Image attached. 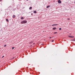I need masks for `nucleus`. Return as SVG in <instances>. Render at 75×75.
Listing matches in <instances>:
<instances>
[{
	"mask_svg": "<svg viewBox=\"0 0 75 75\" xmlns=\"http://www.w3.org/2000/svg\"><path fill=\"white\" fill-rule=\"evenodd\" d=\"M27 23V21L25 20L21 21V24H23V23L25 24V23Z\"/></svg>",
	"mask_w": 75,
	"mask_h": 75,
	"instance_id": "f257e3e1",
	"label": "nucleus"
},
{
	"mask_svg": "<svg viewBox=\"0 0 75 75\" xmlns=\"http://www.w3.org/2000/svg\"><path fill=\"white\" fill-rule=\"evenodd\" d=\"M68 36H69V37L70 38H74V36H73L69 35Z\"/></svg>",
	"mask_w": 75,
	"mask_h": 75,
	"instance_id": "f03ea898",
	"label": "nucleus"
},
{
	"mask_svg": "<svg viewBox=\"0 0 75 75\" xmlns=\"http://www.w3.org/2000/svg\"><path fill=\"white\" fill-rule=\"evenodd\" d=\"M58 3H59V4L61 3V0H58Z\"/></svg>",
	"mask_w": 75,
	"mask_h": 75,
	"instance_id": "7ed1b4c3",
	"label": "nucleus"
},
{
	"mask_svg": "<svg viewBox=\"0 0 75 75\" xmlns=\"http://www.w3.org/2000/svg\"><path fill=\"white\" fill-rule=\"evenodd\" d=\"M54 25H58L57 24H54L52 25V26H54Z\"/></svg>",
	"mask_w": 75,
	"mask_h": 75,
	"instance_id": "20e7f679",
	"label": "nucleus"
},
{
	"mask_svg": "<svg viewBox=\"0 0 75 75\" xmlns=\"http://www.w3.org/2000/svg\"><path fill=\"white\" fill-rule=\"evenodd\" d=\"M56 29H57V28L55 27L53 28V30H56Z\"/></svg>",
	"mask_w": 75,
	"mask_h": 75,
	"instance_id": "39448f33",
	"label": "nucleus"
},
{
	"mask_svg": "<svg viewBox=\"0 0 75 75\" xmlns=\"http://www.w3.org/2000/svg\"><path fill=\"white\" fill-rule=\"evenodd\" d=\"M34 13H35V14H36L37 13V11H34L33 12Z\"/></svg>",
	"mask_w": 75,
	"mask_h": 75,
	"instance_id": "423d86ee",
	"label": "nucleus"
},
{
	"mask_svg": "<svg viewBox=\"0 0 75 75\" xmlns=\"http://www.w3.org/2000/svg\"><path fill=\"white\" fill-rule=\"evenodd\" d=\"M50 7V6L49 5V6H47L46 7L47 8H49V7Z\"/></svg>",
	"mask_w": 75,
	"mask_h": 75,
	"instance_id": "0eeeda50",
	"label": "nucleus"
},
{
	"mask_svg": "<svg viewBox=\"0 0 75 75\" xmlns=\"http://www.w3.org/2000/svg\"><path fill=\"white\" fill-rule=\"evenodd\" d=\"M29 10H31L32 9V7H30L29 8Z\"/></svg>",
	"mask_w": 75,
	"mask_h": 75,
	"instance_id": "6e6552de",
	"label": "nucleus"
},
{
	"mask_svg": "<svg viewBox=\"0 0 75 75\" xmlns=\"http://www.w3.org/2000/svg\"><path fill=\"white\" fill-rule=\"evenodd\" d=\"M13 18H15V17H16V16L14 15H13Z\"/></svg>",
	"mask_w": 75,
	"mask_h": 75,
	"instance_id": "1a4fd4ad",
	"label": "nucleus"
},
{
	"mask_svg": "<svg viewBox=\"0 0 75 75\" xmlns=\"http://www.w3.org/2000/svg\"><path fill=\"white\" fill-rule=\"evenodd\" d=\"M21 20H23V19H24V18H23V17H21Z\"/></svg>",
	"mask_w": 75,
	"mask_h": 75,
	"instance_id": "9d476101",
	"label": "nucleus"
},
{
	"mask_svg": "<svg viewBox=\"0 0 75 75\" xmlns=\"http://www.w3.org/2000/svg\"><path fill=\"white\" fill-rule=\"evenodd\" d=\"M6 20L7 22H8V19H6Z\"/></svg>",
	"mask_w": 75,
	"mask_h": 75,
	"instance_id": "9b49d317",
	"label": "nucleus"
},
{
	"mask_svg": "<svg viewBox=\"0 0 75 75\" xmlns=\"http://www.w3.org/2000/svg\"><path fill=\"white\" fill-rule=\"evenodd\" d=\"M71 41H75V40H71Z\"/></svg>",
	"mask_w": 75,
	"mask_h": 75,
	"instance_id": "f8f14e48",
	"label": "nucleus"
},
{
	"mask_svg": "<svg viewBox=\"0 0 75 75\" xmlns=\"http://www.w3.org/2000/svg\"><path fill=\"white\" fill-rule=\"evenodd\" d=\"M33 42H30L29 43V44H32L33 43Z\"/></svg>",
	"mask_w": 75,
	"mask_h": 75,
	"instance_id": "ddd939ff",
	"label": "nucleus"
},
{
	"mask_svg": "<svg viewBox=\"0 0 75 75\" xmlns=\"http://www.w3.org/2000/svg\"><path fill=\"white\" fill-rule=\"evenodd\" d=\"M4 56H3L2 57H1V58H4Z\"/></svg>",
	"mask_w": 75,
	"mask_h": 75,
	"instance_id": "4468645a",
	"label": "nucleus"
},
{
	"mask_svg": "<svg viewBox=\"0 0 75 75\" xmlns=\"http://www.w3.org/2000/svg\"><path fill=\"white\" fill-rule=\"evenodd\" d=\"M62 30V29L61 28H59V30Z\"/></svg>",
	"mask_w": 75,
	"mask_h": 75,
	"instance_id": "2eb2a0df",
	"label": "nucleus"
},
{
	"mask_svg": "<svg viewBox=\"0 0 75 75\" xmlns=\"http://www.w3.org/2000/svg\"><path fill=\"white\" fill-rule=\"evenodd\" d=\"M6 46H7V45H4V47H6Z\"/></svg>",
	"mask_w": 75,
	"mask_h": 75,
	"instance_id": "dca6fc26",
	"label": "nucleus"
},
{
	"mask_svg": "<svg viewBox=\"0 0 75 75\" xmlns=\"http://www.w3.org/2000/svg\"><path fill=\"white\" fill-rule=\"evenodd\" d=\"M14 47H12V50H13V49H14Z\"/></svg>",
	"mask_w": 75,
	"mask_h": 75,
	"instance_id": "f3484780",
	"label": "nucleus"
},
{
	"mask_svg": "<svg viewBox=\"0 0 75 75\" xmlns=\"http://www.w3.org/2000/svg\"><path fill=\"white\" fill-rule=\"evenodd\" d=\"M54 34H57V32H56L54 33Z\"/></svg>",
	"mask_w": 75,
	"mask_h": 75,
	"instance_id": "a211bd4d",
	"label": "nucleus"
},
{
	"mask_svg": "<svg viewBox=\"0 0 75 75\" xmlns=\"http://www.w3.org/2000/svg\"><path fill=\"white\" fill-rule=\"evenodd\" d=\"M54 40H52V42H54Z\"/></svg>",
	"mask_w": 75,
	"mask_h": 75,
	"instance_id": "6ab92c4d",
	"label": "nucleus"
},
{
	"mask_svg": "<svg viewBox=\"0 0 75 75\" xmlns=\"http://www.w3.org/2000/svg\"><path fill=\"white\" fill-rule=\"evenodd\" d=\"M34 44H35V43H34L33 44V45H34Z\"/></svg>",
	"mask_w": 75,
	"mask_h": 75,
	"instance_id": "aec40b11",
	"label": "nucleus"
},
{
	"mask_svg": "<svg viewBox=\"0 0 75 75\" xmlns=\"http://www.w3.org/2000/svg\"><path fill=\"white\" fill-rule=\"evenodd\" d=\"M33 13H32L31 14V15H33Z\"/></svg>",
	"mask_w": 75,
	"mask_h": 75,
	"instance_id": "412c9836",
	"label": "nucleus"
},
{
	"mask_svg": "<svg viewBox=\"0 0 75 75\" xmlns=\"http://www.w3.org/2000/svg\"><path fill=\"white\" fill-rule=\"evenodd\" d=\"M2 1V0H0V1Z\"/></svg>",
	"mask_w": 75,
	"mask_h": 75,
	"instance_id": "4be33fe9",
	"label": "nucleus"
},
{
	"mask_svg": "<svg viewBox=\"0 0 75 75\" xmlns=\"http://www.w3.org/2000/svg\"><path fill=\"white\" fill-rule=\"evenodd\" d=\"M69 18H68V20H69Z\"/></svg>",
	"mask_w": 75,
	"mask_h": 75,
	"instance_id": "5701e85b",
	"label": "nucleus"
},
{
	"mask_svg": "<svg viewBox=\"0 0 75 75\" xmlns=\"http://www.w3.org/2000/svg\"><path fill=\"white\" fill-rule=\"evenodd\" d=\"M30 47H32V45H30Z\"/></svg>",
	"mask_w": 75,
	"mask_h": 75,
	"instance_id": "b1692460",
	"label": "nucleus"
},
{
	"mask_svg": "<svg viewBox=\"0 0 75 75\" xmlns=\"http://www.w3.org/2000/svg\"><path fill=\"white\" fill-rule=\"evenodd\" d=\"M50 38H51V37H50Z\"/></svg>",
	"mask_w": 75,
	"mask_h": 75,
	"instance_id": "393cba45",
	"label": "nucleus"
},
{
	"mask_svg": "<svg viewBox=\"0 0 75 75\" xmlns=\"http://www.w3.org/2000/svg\"><path fill=\"white\" fill-rule=\"evenodd\" d=\"M42 45H44V44H41Z\"/></svg>",
	"mask_w": 75,
	"mask_h": 75,
	"instance_id": "a878e982",
	"label": "nucleus"
},
{
	"mask_svg": "<svg viewBox=\"0 0 75 75\" xmlns=\"http://www.w3.org/2000/svg\"><path fill=\"white\" fill-rule=\"evenodd\" d=\"M27 1H28V0H26Z\"/></svg>",
	"mask_w": 75,
	"mask_h": 75,
	"instance_id": "bb28decb",
	"label": "nucleus"
},
{
	"mask_svg": "<svg viewBox=\"0 0 75 75\" xmlns=\"http://www.w3.org/2000/svg\"><path fill=\"white\" fill-rule=\"evenodd\" d=\"M28 68V67H27V68Z\"/></svg>",
	"mask_w": 75,
	"mask_h": 75,
	"instance_id": "cd10ccee",
	"label": "nucleus"
},
{
	"mask_svg": "<svg viewBox=\"0 0 75 75\" xmlns=\"http://www.w3.org/2000/svg\"><path fill=\"white\" fill-rule=\"evenodd\" d=\"M13 59H14V58L13 57Z\"/></svg>",
	"mask_w": 75,
	"mask_h": 75,
	"instance_id": "c85d7f7f",
	"label": "nucleus"
},
{
	"mask_svg": "<svg viewBox=\"0 0 75 75\" xmlns=\"http://www.w3.org/2000/svg\"><path fill=\"white\" fill-rule=\"evenodd\" d=\"M53 38H54V37H53Z\"/></svg>",
	"mask_w": 75,
	"mask_h": 75,
	"instance_id": "c756f323",
	"label": "nucleus"
}]
</instances>
